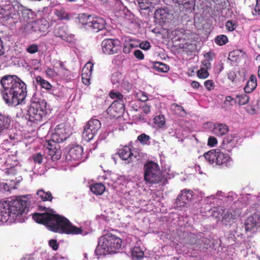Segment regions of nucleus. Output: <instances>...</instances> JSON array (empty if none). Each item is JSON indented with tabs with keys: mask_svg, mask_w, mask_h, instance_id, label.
<instances>
[{
	"mask_svg": "<svg viewBox=\"0 0 260 260\" xmlns=\"http://www.w3.org/2000/svg\"><path fill=\"white\" fill-rule=\"evenodd\" d=\"M204 85L208 90H211L213 89L214 84L212 80H208L204 82Z\"/></svg>",
	"mask_w": 260,
	"mask_h": 260,
	"instance_id": "nucleus-49",
	"label": "nucleus"
},
{
	"mask_svg": "<svg viewBox=\"0 0 260 260\" xmlns=\"http://www.w3.org/2000/svg\"><path fill=\"white\" fill-rule=\"evenodd\" d=\"M93 67V63L87 62L83 69V72L82 74V81L83 83L86 85H88L90 84V76L91 74Z\"/></svg>",
	"mask_w": 260,
	"mask_h": 260,
	"instance_id": "nucleus-23",
	"label": "nucleus"
},
{
	"mask_svg": "<svg viewBox=\"0 0 260 260\" xmlns=\"http://www.w3.org/2000/svg\"><path fill=\"white\" fill-rule=\"evenodd\" d=\"M133 47V45L132 44H129V45L127 46H124L123 51L125 53H128L131 51V49Z\"/></svg>",
	"mask_w": 260,
	"mask_h": 260,
	"instance_id": "nucleus-58",
	"label": "nucleus"
},
{
	"mask_svg": "<svg viewBox=\"0 0 260 260\" xmlns=\"http://www.w3.org/2000/svg\"><path fill=\"white\" fill-rule=\"evenodd\" d=\"M229 131V127L225 124L216 123L214 125L213 132L217 136H222Z\"/></svg>",
	"mask_w": 260,
	"mask_h": 260,
	"instance_id": "nucleus-27",
	"label": "nucleus"
},
{
	"mask_svg": "<svg viewBox=\"0 0 260 260\" xmlns=\"http://www.w3.org/2000/svg\"><path fill=\"white\" fill-rule=\"evenodd\" d=\"M219 149H212L204 154V156L206 160H207L210 164H216L217 161V155H218Z\"/></svg>",
	"mask_w": 260,
	"mask_h": 260,
	"instance_id": "nucleus-24",
	"label": "nucleus"
},
{
	"mask_svg": "<svg viewBox=\"0 0 260 260\" xmlns=\"http://www.w3.org/2000/svg\"><path fill=\"white\" fill-rule=\"evenodd\" d=\"M19 18V13L12 4L0 7V22L8 24L15 23Z\"/></svg>",
	"mask_w": 260,
	"mask_h": 260,
	"instance_id": "nucleus-8",
	"label": "nucleus"
},
{
	"mask_svg": "<svg viewBox=\"0 0 260 260\" xmlns=\"http://www.w3.org/2000/svg\"><path fill=\"white\" fill-rule=\"evenodd\" d=\"M26 50L30 54H34L38 52L39 46L36 44H31L26 48Z\"/></svg>",
	"mask_w": 260,
	"mask_h": 260,
	"instance_id": "nucleus-44",
	"label": "nucleus"
},
{
	"mask_svg": "<svg viewBox=\"0 0 260 260\" xmlns=\"http://www.w3.org/2000/svg\"><path fill=\"white\" fill-rule=\"evenodd\" d=\"M215 57V54L213 52H208L204 54V57L206 58L205 60L211 61Z\"/></svg>",
	"mask_w": 260,
	"mask_h": 260,
	"instance_id": "nucleus-53",
	"label": "nucleus"
},
{
	"mask_svg": "<svg viewBox=\"0 0 260 260\" xmlns=\"http://www.w3.org/2000/svg\"><path fill=\"white\" fill-rule=\"evenodd\" d=\"M154 123L157 125L158 127L161 128L166 124V118L164 115L159 114L156 116L154 118Z\"/></svg>",
	"mask_w": 260,
	"mask_h": 260,
	"instance_id": "nucleus-35",
	"label": "nucleus"
},
{
	"mask_svg": "<svg viewBox=\"0 0 260 260\" xmlns=\"http://www.w3.org/2000/svg\"><path fill=\"white\" fill-rule=\"evenodd\" d=\"M140 47L143 50H147L150 48V44L148 41L143 42L140 44Z\"/></svg>",
	"mask_w": 260,
	"mask_h": 260,
	"instance_id": "nucleus-54",
	"label": "nucleus"
},
{
	"mask_svg": "<svg viewBox=\"0 0 260 260\" xmlns=\"http://www.w3.org/2000/svg\"><path fill=\"white\" fill-rule=\"evenodd\" d=\"M236 98L238 103L240 105H243L247 104L249 101V96L246 93H242L240 95H237Z\"/></svg>",
	"mask_w": 260,
	"mask_h": 260,
	"instance_id": "nucleus-37",
	"label": "nucleus"
},
{
	"mask_svg": "<svg viewBox=\"0 0 260 260\" xmlns=\"http://www.w3.org/2000/svg\"><path fill=\"white\" fill-rule=\"evenodd\" d=\"M32 258L30 256H26L23 257L22 260H32Z\"/></svg>",
	"mask_w": 260,
	"mask_h": 260,
	"instance_id": "nucleus-64",
	"label": "nucleus"
},
{
	"mask_svg": "<svg viewBox=\"0 0 260 260\" xmlns=\"http://www.w3.org/2000/svg\"><path fill=\"white\" fill-rule=\"evenodd\" d=\"M12 143L8 140H5L1 144V147L4 150L8 151L10 150L11 147L12 146Z\"/></svg>",
	"mask_w": 260,
	"mask_h": 260,
	"instance_id": "nucleus-45",
	"label": "nucleus"
},
{
	"mask_svg": "<svg viewBox=\"0 0 260 260\" xmlns=\"http://www.w3.org/2000/svg\"><path fill=\"white\" fill-rule=\"evenodd\" d=\"M131 110L135 111L136 112L138 111V109H139V107L135 104H133L131 106Z\"/></svg>",
	"mask_w": 260,
	"mask_h": 260,
	"instance_id": "nucleus-62",
	"label": "nucleus"
},
{
	"mask_svg": "<svg viewBox=\"0 0 260 260\" xmlns=\"http://www.w3.org/2000/svg\"><path fill=\"white\" fill-rule=\"evenodd\" d=\"M46 74L47 76L49 78H53L56 75L55 71L50 68H48L46 69Z\"/></svg>",
	"mask_w": 260,
	"mask_h": 260,
	"instance_id": "nucleus-51",
	"label": "nucleus"
},
{
	"mask_svg": "<svg viewBox=\"0 0 260 260\" xmlns=\"http://www.w3.org/2000/svg\"><path fill=\"white\" fill-rule=\"evenodd\" d=\"M193 196V192L190 189H184L181 191L177 197L175 203L177 207H183L191 201Z\"/></svg>",
	"mask_w": 260,
	"mask_h": 260,
	"instance_id": "nucleus-14",
	"label": "nucleus"
},
{
	"mask_svg": "<svg viewBox=\"0 0 260 260\" xmlns=\"http://www.w3.org/2000/svg\"><path fill=\"white\" fill-rule=\"evenodd\" d=\"M118 154L120 158L123 160H127L129 163L136 158L137 155V151L132 150L129 146H124L118 151Z\"/></svg>",
	"mask_w": 260,
	"mask_h": 260,
	"instance_id": "nucleus-16",
	"label": "nucleus"
},
{
	"mask_svg": "<svg viewBox=\"0 0 260 260\" xmlns=\"http://www.w3.org/2000/svg\"><path fill=\"white\" fill-rule=\"evenodd\" d=\"M29 205L30 201L26 196L19 197L10 202H0V221H7L11 214L17 216L26 213Z\"/></svg>",
	"mask_w": 260,
	"mask_h": 260,
	"instance_id": "nucleus-3",
	"label": "nucleus"
},
{
	"mask_svg": "<svg viewBox=\"0 0 260 260\" xmlns=\"http://www.w3.org/2000/svg\"><path fill=\"white\" fill-rule=\"evenodd\" d=\"M209 75V72L205 68H202L197 72V76L200 79H206Z\"/></svg>",
	"mask_w": 260,
	"mask_h": 260,
	"instance_id": "nucleus-41",
	"label": "nucleus"
},
{
	"mask_svg": "<svg viewBox=\"0 0 260 260\" xmlns=\"http://www.w3.org/2000/svg\"><path fill=\"white\" fill-rule=\"evenodd\" d=\"M91 192L95 195H102L105 191V185L101 183H96L92 184L90 186Z\"/></svg>",
	"mask_w": 260,
	"mask_h": 260,
	"instance_id": "nucleus-28",
	"label": "nucleus"
},
{
	"mask_svg": "<svg viewBox=\"0 0 260 260\" xmlns=\"http://www.w3.org/2000/svg\"><path fill=\"white\" fill-rule=\"evenodd\" d=\"M4 53V50L3 45V41H2L1 39L0 38V56L3 55Z\"/></svg>",
	"mask_w": 260,
	"mask_h": 260,
	"instance_id": "nucleus-61",
	"label": "nucleus"
},
{
	"mask_svg": "<svg viewBox=\"0 0 260 260\" xmlns=\"http://www.w3.org/2000/svg\"><path fill=\"white\" fill-rule=\"evenodd\" d=\"M238 141L232 135H228L224 138L222 147L226 151L230 152L237 144Z\"/></svg>",
	"mask_w": 260,
	"mask_h": 260,
	"instance_id": "nucleus-22",
	"label": "nucleus"
},
{
	"mask_svg": "<svg viewBox=\"0 0 260 260\" xmlns=\"http://www.w3.org/2000/svg\"><path fill=\"white\" fill-rule=\"evenodd\" d=\"M49 245L54 250L56 251L58 249L59 245L56 240H50L49 241Z\"/></svg>",
	"mask_w": 260,
	"mask_h": 260,
	"instance_id": "nucleus-48",
	"label": "nucleus"
},
{
	"mask_svg": "<svg viewBox=\"0 0 260 260\" xmlns=\"http://www.w3.org/2000/svg\"><path fill=\"white\" fill-rule=\"evenodd\" d=\"M120 42L118 39H107L101 44L102 51L106 54L111 55L117 53L120 50Z\"/></svg>",
	"mask_w": 260,
	"mask_h": 260,
	"instance_id": "nucleus-11",
	"label": "nucleus"
},
{
	"mask_svg": "<svg viewBox=\"0 0 260 260\" xmlns=\"http://www.w3.org/2000/svg\"><path fill=\"white\" fill-rule=\"evenodd\" d=\"M191 86L193 88L198 89L200 86V83L197 81H193L191 83Z\"/></svg>",
	"mask_w": 260,
	"mask_h": 260,
	"instance_id": "nucleus-60",
	"label": "nucleus"
},
{
	"mask_svg": "<svg viewBox=\"0 0 260 260\" xmlns=\"http://www.w3.org/2000/svg\"><path fill=\"white\" fill-rule=\"evenodd\" d=\"M37 196L38 199L42 201H51L53 197L50 191H45L43 189H39L37 192Z\"/></svg>",
	"mask_w": 260,
	"mask_h": 260,
	"instance_id": "nucleus-29",
	"label": "nucleus"
},
{
	"mask_svg": "<svg viewBox=\"0 0 260 260\" xmlns=\"http://www.w3.org/2000/svg\"><path fill=\"white\" fill-rule=\"evenodd\" d=\"M240 53L241 52L238 50H233L229 53L228 59L233 61H236Z\"/></svg>",
	"mask_w": 260,
	"mask_h": 260,
	"instance_id": "nucleus-42",
	"label": "nucleus"
},
{
	"mask_svg": "<svg viewBox=\"0 0 260 260\" xmlns=\"http://www.w3.org/2000/svg\"><path fill=\"white\" fill-rule=\"evenodd\" d=\"M174 3L182 5L187 10H193L196 6V0H172Z\"/></svg>",
	"mask_w": 260,
	"mask_h": 260,
	"instance_id": "nucleus-25",
	"label": "nucleus"
},
{
	"mask_svg": "<svg viewBox=\"0 0 260 260\" xmlns=\"http://www.w3.org/2000/svg\"><path fill=\"white\" fill-rule=\"evenodd\" d=\"M153 68L156 71L166 73L169 70V66L160 62H155L153 64Z\"/></svg>",
	"mask_w": 260,
	"mask_h": 260,
	"instance_id": "nucleus-32",
	"label": "nucleus"
},
{
	"mask_svg": "<svg viewBox=\"0 0 260 260\" xmlns=\"http://www.w3.org/2000/svg\"><path fill=\"white\" fill-rule=\"evenodd\" d=\"M57 15L60 19H66L69 18L68 15L64 12L59 11Z\"/></svg>",
	"mask_w": 260,
	"mask_h": 260,
	"instance_id": "nucleus-57",
	"label": "nucleus"
},
{
	"mask_svg": "<svg viewBox=\"0 0 260 260\" xmlns=\"http://www.w3.org/2000/svg\"><path fill=\"white\" fill-rule=\"evenodd\" d=\"M47 147L45 151L47 153V159H50L54 161L60 159L61 157V150L59 149V146L56 143L51 142L48 141L46 144Z\"/></svg>",
	"mask_w": 260,
	"mask_h": 260,
	"instance_id": "nucleus-12",
	"label": "nucleus"
},
{
	"mask_svg": "<svg viewBox=\"0 0 260 260\" xmlns=\"http://www.w3.org/2000/svg\"><path fill=\"white\" fill-rule=\"evenodd\" d=\"M132 255L134 259L140 260L143 258L144 252L139 246H135L132 250Z\"/></svg>",
	"mask_w": 260,
	"mask_h": 260,
	"instance_id": "nucleus-30",
	"label": "nucleus"
},
{
	"mask_svg": "<svg viewBox=\"0 0 260 260\" xmlns=\"http://www.w3.org/2000/svg\"><path fill=\"white\" fill-rule=\"evenodd\" d=\"M252 13L255 15H260V0H256V5L254 10L252 11Z\"/></svg>",
	"mask_w": 260,
	"mask_h": 260,
	"instance_id": "nucleus-52",
	"label": "nucleus"
},
{
	"mask_svg": "<svg viewBox=\"0 0 260 260\" xmlns=\"http://www.w3.org/2000/svg\"><path fill=\"white\" fill-rule=\"evenodd\" d=\"M101 127V123L97 119H90L86 124L83 132V137L86 141H89L98 134Z\"/></svg>",
	"mask_w": 260,
	"mask_h": 260,
	"instance_id": "nucleus-9",
	"label": "nucleus"
},
{
	"mask_svg": "<svg viewBox=\"0 0 260 260\" xmlns=\"http://www.w3.org/2000/svg\"><path fill=\"white\" fill-rule=\"evenodd\" d=\"M1 187L3 188L4 189V190H5V191H8V185H7V183H1Z\"/></svg>",
	"mask_w": 260,
	"mask_h": 260,
	"instance_id": "nucleus-63",
	"label": "nucleus"
},
{
	"mask_svg": "<svg viewBox=\"0 0 260 260\" xmlns=\"http://www.w3.org/2000/svg\"><path fill=\"white\" fill-rule=\"evenodd\" d=\"M257 86L256 78L254 75H251L244 87V91L246 93L252 92Z\"/></svg>",
	"mask_w": 260,
	"mask_h": 260,
	"instance_id": "nucleus-26",
	"label": "nucleus"
},
{
	"mask_svg": "<svg viewBox=\"0 0 260 260\" xmlns=\"http://www.w3.org/2000/svg\"><path fill=\"white\" fill-rule=\"evenodd\" d=\"M214 41L216 45L221 46L228 43L229 39L226 36L224 35H220L216 37Z\"/></svg>",
	"mask_w": 260,
	"mask_h": 260,
	"instance_id": "nucleus-33",
	"label": "nucleus"
},
{
	"mask_svg": "<svg viewBox=\"0 0 260 260\" xmlns=\"http://www.w3.org/2000/svg\"><path fill=\"white\" fill-rule=\"evenodd\" d=\"M217 157L216 165L221 168L229 167L231 166L232 158L228 154L224 153L219 149Z\"/></svg>",
	"mask_w": 260,
	"mask_h": 260,
	"instance_id": "nucleus-18",
	"label": "nucleus"
},
{
	"mask_svg": "<svg viewBox=\"0 0 260 260\" xmlns=\"http://www.w3.org/2000/svg\"><path fill=\"white\" fill-rule=\"evenodd\" d=\"M240 215V212L238 209H229L223 213V220L226 222L235 223Z\"/></svg>",
	"mask_w": 260,
	"mask_h": 260,
	"instance_id": "nucleus-19",
	"label": "nucleus"
},
{
	"mask_svg": "<svg viewBox=\"0 0 260 260\" xmlns=\"http://www.w3.org/2000/svg\"><path fill=\"white\" fill-rule=\"evenodd\" d=\"M32 218L36 222L45 225L55 233L67 235H78L83 233L81 228L73 225L67 218L59 214L35 213L32 214Z\"/></svg>",
	"mask_w": 260,
	"mask_h": 260,
	"instance_id": "nucleus-2",
	"label": "nucleus"
},
{
	"mask_svg": "<svg viewBox=\"0 0 260 260\" xmlns=\"http://www.w3.org/2000/svg\"><path fill=\"white\" fill-rule=\"evenodd\" d=\"M260 223V217L257 213H254L249 216L244 222L245 231L250 232L256 228Z\"/></svg>",
	"mask_w": 260,
	"mask_h": 260,
	"instance_id": "nucleus-17",
	"label": "nucleus"
},
{
	"mask_svg": "<svg viewBox=\"0 0 260 260\" xmlns=\"http://www.w3.org/2000/svg\"><path fill=\"white\" fill-rule=\"evenodd\" d=\"M54 35L56 37L60 38L63 40L67 42H71L72 36L69 33L68 28L66 26H59L56 28L54 31Z\"/></svg>",
	"mask_w": 260,
	"mask_h": 260,
	"instance_id": "nucleus-21",
	"label": "nucleus"
},
{
	"mask_svg": "<svg viewBox=\"0 0 260 260\" xmlns=\"http://www.w3.org/2000/svg\"><path fill=\"white\" fill-rule=\"evenodd\" d=\"M36 80L37 83L40 85L42 88L47 90H50L52 87V85L48 81L45 80L40 76H37Z\"/></svg>",
	"mask_w": 260,
	"mask_h": 260,
	"instance_id": "nucleus-31",
	"label": "nucleus"
},
{
	"mask_svg": "<svg viewBox=\"0 0 260 260\" xmlns=\"http://www.w3.org/2000/svg\"><path fill=\"white\" fill-rule=\"evenodd\" d=\"M30 25L32 31L40 35L47 32L49 27V22L44 18L32 22Z\"/></svg>",
	"mask_w": 260,
	"mask_h": 260,
	"instance_id": "nucleus-15",
	"label": "nucleus"
},
{
	"mask_svg": "<svg viewBox=\"0 0 260 260\" xmlns=\"http://www.w3.org/2000/svg\"><path fill=\"white\" fill-rule=\"evenodd\" d=\"M79 23L86 29L95 32L103 30L106 25V21L103 18L93 15L81 14L79 17Z\"/></svg>",
	"mask_w": 260,
	"mask_h": 260,
	"instance_id": "nucleus-6",
	"label": "nucleus"
},
{
	"mask_svg": "<svg viewBox=\"0 0 260 260\" xmlns=\"http://www.w3.org/2000/svg\"><path fill=\"white\" fill-rule=\"evenodd\" d=\"M142 10H147L153 6L152 0H137Z\"/></svg>",
	"mask_w": 260,
	"mask_h": 260,
	"instance_id": "nucleus-36",
	"label": "nucleus"
},
{
	"mask_svg": "<svg viewBox=\"0 0 260 260\" xmlns=\"http://www.w3.org/2000/svg\"><path fill=\"white\" fill-rule=\"evenodd\" d=\"M83 149L81 146L76 145L72 147L68 152L71 160H80L82 158Z\"/></svg>",
	"mask_w": 260,
	"mask_h": 260,
	"instance_id": "nucleus-20",
	"label": "nucleus"
},
{
	"mask_svg": "<svg viewBox=\"0 0 260 260\" xmlns=\"http://www.w3.org/2000/svg\"><path fill=\"white\" fill-rule=\"evenodd\" d=\"M139 109L146 115L151 112V104L150 103H144L139 107Z\"/></svg>",
	"mask_w": 260,
	"mask_h": 260,
	"instance_id": "nucleus-39",
	"label": "nucleus"
},
{
	"mask_svg": "<svg viewBox=\"0 0 260 260\" xmlns=\"http://www.w3.org/2000/svg\"><path fill=\"white\" fill-rule=\"evenodd\" d=\"M123 241L121 238L111 233H108L101 237L96 250L101 254H114L122 248Z\"/></svg>",
	"mask_w": 260,
	"mask_h": 260,
	"instance_id": "nucleus-4",
	"label": "nucleus"
},
{
	"mask_svg": "<svg viewBox=\"0 0 260 260\" xmlns=\"http://www.w3.org/2000/svg\"><path fill=\"white\" fill-rule=\"evenodd\" d=\"M150 139V136L146 135L145 134H142L137 138V140L139 141L142 145L147 144V142L149 141Z\"/></svg>",
	"mask_w": 260,
	"mask_h": 260,
	"instance_id": "nucleus-40",
	"label": "nucleus"
},
{
	"mask_svg": "<svg viewBox=\"0 0 260 260\" xmlns=\"http://www.w3.org/2000/svg\"><path fill=\"white\" fill-rule=\"evenodd\" d=\"M217 144L216 138L214 137L210 136L208 140V145L211 147H214Z\"/></svg>",
	"mask_w": 260,
	"mask_h": 260,
	"instance_id": "nucleus-50",
	"label": "nucleus"
},
{
	"mask_svg": "<svg viewBox=\"0 0 260 260\" xmlns=\"http://www.w3.org/2000/svg\"><path fill=\"white\" fill-rule=\"evenodd\" d=\"M136 96L138 99L142 102H145L147 101L148 99L147 94L142 91H140L137 92Z\"/></svg>",
	"mask_w": 260,
	"mask_h": 260,
	"instance_id": "nucleus-43",
	"label": "nucleus"
},
{
	"mask_svg": "<svg viewBox=\"0 0 260 260\" xmlns=\"http://www.w3.org/2000/svg\"><path fill=\"white\" fill-rule=\"evenodd\" d=\"M124 110V102L114 101L107 109V112L111 118H118L123 114Z\"/></svg>",
	"mask_w": 260,
	"mask_h": 260,
	"instance_id": "nucleus-13",
	"label": "nucleus"
},
{
	"mask_svg": "<svg viewBox=\"0 0 260 260\" xmlns=\"http://www.w3.org/2000/svg\"><path fill=\"white\" fill-rule=\"evenodd\" d=\"M225 27L229 31L234 30L236 28V25L231 20H228L225 23Z\"/></svg>",
	"mask_w": 260,
	"mask_h": 260,
	"instance_id": "nucleus-47",
	"label": "nucleus"
},
{
	"mask_svg": "<svg viewBox=\"0 0 260 260\" xmlns=\"http://www.w3.org/2000/svg\"><path fill=\"white\" fill-rule=\"evenodd\" d=\"M69 127L64 123L58 124L55 129V132L52 135L51 139L49 141L58 144L66 140L70 135Z\"/></svg>",
	"mask_w": 260,
	"mask_h": 260,
	"instance_id": "nucleus-10",
	"label": "nucleus"
},
{
	"mask_svg": "<svg viewBox=\"0 0 260 260\" xmlns=\"http://www.w3.org/2000/svg\"><path fill=\"white\" fill-rule=\"evenodd\" d=\"M109 96L115 100L114 101L124 102L125 101V99L123 98V95L119 91H111L109 93Z\"/></svg>",
	"mask_w": 260,
	"mask_h": 260,
	"instance_id": "nucleus-34",
	"label": "nucleus"
},
{
	"mask_svg": "<svg viewBox=\"0 0 260 260\" xmlns=\"http://www.w3.org/2000/svg\"><path fill=\"white\" fill-rule=\"evenodd\" d=\"M0 83L3 89L1 93L5 103L9 107L24 104L27 90L25 83L16 75H6Z\"/></svg>",
	"mask_w": 260,
	"mask_h": 260,
	"instance_id": "nucleus-1",
	"label": "nucleus"
},
{
	"mask_svg": "<svg viewBox=\"0 0 260 260\" xmlns=\"http://www.w3.org/2000/svg\"><path fill=\"white\" fill-rule=\"evenodd\" d=\"M32 158L35 163L41 164L43 161V156L41 153H37L32 156Z\"/></svg>",
	"mask_w": 260,
	"mask_h": 260,
	"instance_id": "nucleus-46",
	"label": "nucleus"
},
{
	"mask_svg": "<svg viewBox=\"0 0 260 260\" xmlns=\"http://www.w3.org/2000/svg\"><path fill=\"white\" fill-rule=\"evenodd\" d=\"M202 64L205 67V69L207 70L211 68V63L210 61L207 60H204L202 61Z\"/></svg>",
	"mask_w": 260,
	"mask_h": 260,
	"instance_id": "nucleus-59",
	"label": "nucleus"
},
{
	"mask_svg": "<svg viewBox=\"0 0 260 260\" xmlns=\"http://www.w3.org/2000/svg\"><path fill=\"white\" fill-rule=\"evenodd\" d=\"M135 56L139 59H143L144 57L143 52L140 50H136L134 52Z\"/></svg>",
	"mask_w": 260,
	"mask_h": 260,
	"instance_id": "nucleus-56",
	"label": "nucleus"
},
{
	"mask_svg": "<svg viewBox=\"0 0 260 260\" xmlns=\"http://www.w3.org/2000/svg\"><path fill=\"white\" fill-rule=\"evenodd\" d=\"M144 180L147 183L156 184L162 180V172L159 165L153 161H147L144 165Z\"/></svg>",
	"mask_w": 260,
	"mask_h": 260,
	"instance_id": "nucleus-5",
	"label": "nucleus"
},
{
	"mask_svg": "<svg viewBox=\"0 0 260 260\" xmlns=\"http://www.w3.org/2000/svg\"><path fill=\"white\" fill-rule=\"evenodd\" d=\"M166 11L164 9H158L154 12V17L157 19L163 20L166 17Z\"/></svg>",
	"mask_w": 260,
	"mask_h": 260,
	"instance_id": "nucleus-38",
	"label": "nucleus"
},
{
	"mask_svg": "<svg viewBox=\"0 0 260 260\" xmlns=\"http://www.w3.org/2000/svg\"><path fill=\"white\" fill-rule=\"evenodd\" d=\"M28 119L31 122L41 121L47 113L46 103L41 101L33 102L27 111Z\"/></svg>",
	"mask_w": 260,
	"mask_h": 260,
	"instance_id": "nucleus-7",
	"label": "nucleus"
},
{
	"mask_svg": "<svg viewBox=\"0 0 260 260\" xmlns=\"http://www.w3.org/2000/svg\"><path fill=\"white\" fill-rule=\"evenodd\" d=\"M228 79L231 81L234 82L236 78L237 75L235 71H230L228 74Z\"/></svg>",
	"mask_w": 260,
	"mask_h": 260,
	"instance_id": "nucleus-55",
	"label": "nucleus"
}]
</instances>
